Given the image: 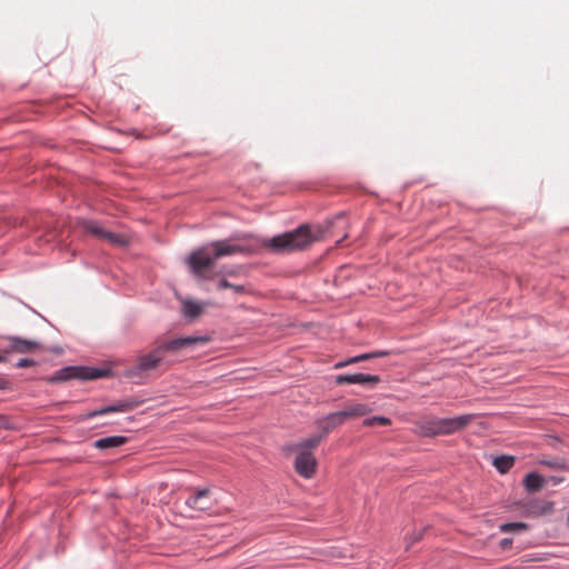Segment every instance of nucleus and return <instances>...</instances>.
<instances>
[{
    "label": "nucleus",
    "mask_w": 569,
    "mask_h": 569,
    "mask_svg": "<svg viewBox=\"0 0 569 569\" xmlns=\"http://www.w3.org/2000/svg\"><path fill=\"white\" fill-rule=\"evenodd\" d=\"M242 251L241 246L231 243L229 240L213 241L192 251L188 257V264L194 276L206 279L217 259Z\"/></svg>",
    "instance_id": "f257e3e1"
},
{
    "label": "nucleus",
    "mask_w": 569,
    "mask_h": 569,
    "mask_svg": "<svg viewBox=\"0 0 569 569\" xmlns=\"http://www.w3.org/2000/svg\"><path fill=\"white\" fill-rule=\"evenodd\" d=\"M476 417L473 413L453 418L426 417L417 423V427L420 435L425 437L447 436L463 430Z\"/></svg>",
    "instance_id": "f03ea898"
},
{
    "label": "nucleus",
    "mask_w": 569,
    "mask_h": 569,
    "mask_svg": "<svg viewBox=\"0 0 569 569\" xmlns=\"http://www.w3.org/2000/svg\"><path fill=\"white\" fill-rule=\"evenodd\" d=\"M316 240L310 227L302 224L292 231L272 237L266 246L274 252H292L307 248Z\"/></svg>",
    "instance_id": "7ed1b4c3"
},
{
    "label": "nucleus",
    "mask_w": 569,
    "mask_h": 569,
    "mask_svg": "<svg viewBox=\"0 0 569 569\" xmlns=\"http://www.w3.org/2000/svg\"><path fill=\"white\" fill-rule=\"evenodd\" d=\"M104 376V371L88 367H66L56 371L48 380L61 382L70 379L94 380Z\"/></svg>",
    "instance_id": "20e7f679"
},
{
    "label": "nucleus",
    "mask_w": 569,
    "mask_h": 569,
    "mask_svg": "<svg viewBox=\"0 0 569 569\" xmlns=\"http://www.w3.org/2000/svg\"><path fill=\"white\" fill-rule=\"evenodd\" d=\"M162 361L157 347L149 353L142 355L137 359L136 366L126 370L124 376L129 379L141 377L142 373L156 369Z\"/></svg>",
    "instance_id": "39448f33"
},
{
    "label": "nucleus",
    "mask_w": 569,
    "mask_h": 569,
    "mask_svg": "<svg viewBox=\"0 0 569 569\" xmlns=\"http://www.w3.org/2000/svg\"><path fill=\"white\" fill-rule=\"evenodd\" d=\"M209 341L208 337L204 336H189V337H181L172 340H167L157 346L158 352L161 355V358H163V355L167 352H178L182 350L183 348L191 347L193 345H203Z\"/></svg>",
    "instance_id": "423d86ee"
},
{
    "label": "nucleus",
    "mask_w": 569,
    "mask_h": 569,
    "mask_svg": "<svg viewBox=\"0 0 569 569\" xmlns=\"http://www.w3.org/2000/svg\"><path fill=\"white\" fill-rule=\"evenodd\" d=\"M317 459L309 450H299L295 459V470L299 476L310 479L317 471Z\"/></svg>",
    "instance_id": "0eeeda50"
},
{
    "label": "nucleus",
    "mask_w": 569,
    "mask_h": 569,
    "mask_svg": "<svg viewBox=\"0 0 569 569\" xmlns=\"http://www.w3.org/2000/svg\"><path fill=\"white\" fill-rule=\"evenodd\" d=\"M84 229L99 239H102L111 244L123 247L128 243V238L124 234L114 233L104 230L99 223L89 221L84 223Z\"/></svg>",
    "instance_id": "6e6552de"
},
{
    "label": "nucleus",
    "mask_w": 569,
    "mask_h": 569,
    "mask_svg": "<svg viewBox=\"0 0 569 569\" xmlns=\"http://www.w3.org/2000/svg\"><path fill=\"white\" fill-rule=\"evenodd\" d=\"M139 405H140V401H137V400H121L114 405L84 413L80 418H81V420H88V419L94 418L97 416H102V415H107V413L127 412V411H130V410L137 408Z\"/></svg>",
    "instance_id": "1a4fd4ad"
},
{
    "label": "nucleus",
    "mask_w": 569,
    "mask_h": 569,
    "mask_svg": "<svg viewBox=\"0 0 569 569\" xmlns=\"http://www.w3.org/2000/svg\"><path fill=\"white\" fill-rule=\"evenodd\" d=\"M9 348L17 353H32L42 349L41 342L37 340L23 339L20 337H8Z\"/></svg>",
    "instance_id": "9d476101"
},
{
    "label": "nucleus",
    "mask_w": 569,
    "mask_h": 569,
    "mask_svg": "<svg viewBox=\"0 0 569 569\" xmlns=\"http://www.w3.org/2000/svg\"><path fill=\"white\" fill-rule=\"evenodd\" d=\"M335 381L337 385L357 383L373 387L380 382V377L367 373L339 375Z\"/></svg>",
    "instance_id": "9b49d317"
},
{
    "label": "nucleus",
    "mask_w": 569,
    "mask_h": 569,
    "mask_svg": "<svg viewBox=\"0 0 569 569\" xmlns=\"http://www.w3.org/2000/svg\"><path fill=\"white\" fill-rule=\"evenodd\" d=\"M186 506L192 510L207 511L212 505L210 502V490L198 489L186 500Z\"/></svg>",
    "instance_id": "f8f14e48"
},
{
    "label": "nucleus",
    "mask_w": 569,
    "mask_h": 569,
    "mask_svg": "<svg viewBox=\"0 0 569 569\" xmlns=\"http://www.w3.org/2000/svg\"><path fill=\"white\" fill-rule=\"evenodd\" d=\"M346 422L340 411L329 413L328 416L318 419L316 426L319 431L327 438L328 435Z\"/></svg>",
    "instance_id": "ddd939ff"
},
{
    "label": "nucleus",
    "mask_w": 569,
    "mask_h": 569,
    "mask_svg": "<svg viewBox=\"0 0 569 569\" xmlns=\"http://www.w3.org/2000/svg\"><path fill=\"white\" fill-rule=\"evenodd\" d=\"M370 408L368 405H365V403H352V405H349L347 406L343 410H340L342 417L345 418V420H349V419H353V418H359V417H362V416H366L367 413L370 412Z\"/></svg>",
    "instance_id": "4468645a"
},
{
    "label": "nucleus",
    "mask_w": 569,
    "mask_h": 569,
    "mask_svg": "<svg viewBox=\"0 0 569 569\" xmlns=\"http://www.w3.org/2000/svg\"><path fill=\"white\" fill-rule=\"evenodd\" d=\"M389 355H390L389 351H375V352L362 353V355H359V356L349 358V359H347L345 361H340V362L336 363L335 368L339 369V368L347 367V366H349L351 363H357V362H360V361H366V360H370V359L379 358V357H386V356H389Z\"/></svg>",
    "instance_id": "2eb2a0df"
},
{
    "label": "nucleus",
    "mask_w": 569,
    "mask_h": 569,
    "mask_svg": "<svg viewBox=\"0 0 569 569\" xmlns=\"http://www.w3.org/2000/svg\"><path fill=\"white\" fill-rule=\"evenodd\" d=\"M127 441L128 439L123 436H111L96 440L93 446L97 449L104 450L109 448L120 447L124 445Z\"/></svg>",
    "instance_id": "dca6fc26"
},
{
    "label": "nucleus",
    "mask_w": 569,
    "mask_h": 569,
    "mask_svg": "<svg viewBox=\"0 0 569 569\" xmlns=\"http://www.w3.org/2000/svg\"><path fill=\"white\" fill-rule=\"evenodd\" d=\"M545 483L542 476L537 472H530L523 478V486L530 492L539 491Z\"/></svg>",
    "instance_id": "f3484780"
},
{
    "label": "nucleus",
    "mask_w": 569,
    "mask_h": 569,
    "mask_svg": "<svg viewBox=\"0 0 569 569\" xmlns=\"http://www.w3.org/2000/svg\"><path fill=\"white\" fill-rule=\"evenodd\" d=\"M515 465V458L512 456H499L493 459V466L500 473L508 472Z\"/></svg>",
    "instance_id": "a211bd4d"
},
{
    "label": "nucleus",
    "mask_w": 569,
    "mask_h": 569,
    "mask_svg": "<svg viewBox=\"0 0 569 569\" xmlns=\"http://www.w3.org/2000/svg\"><path fill=\"white\" fill-rule=\"evenodd\" d=\"M326 437L319 431L317 435H313L312 437L305 439L300 443L296 446L297 450H309L318 447L322 440H325Z\"/></svg>",
    "instance_id": "6ab92c4d"
},
{
    "label": "nucleus",
    "mask_w": 569,
    "mask_h": 569,
    "mask_svg": "<svg viewBox=\"0 0 569 569\" xmlns=\"http://www.w3.org/2000/svg\"><path fill=\"white\" fill-rule=\"evenodd\" d=\"M202 312L201 305L187 300L183 302V313L189 318H196Z\"/></svg>",
    "instance_id": "aec40b11"
},
{
    "label": "nucleus",
    "mask_w": 569,
    "mask_h": 569,
    "mask_svg": "<svg viewBox=\"0 0 569 569\" xmlns=\"http://www.w3.org/2000/svg\"><path fill=\"white\" fill-rule=\"evenodd\" d=\"M539 463L542 466H547L555 470H565L566 469V463L562 459H551V460L542 459V460H539Z\"/></svg>",
    "instance_id": "412c9836"
},
{
    "label": "nucleus",
    "mask_w": 569,
    "mask_h": 569,
    "mask_svg": "<svg viewBox=\"0 0 569 569\" xmlns=\"http://www.w3.org/2000/svg\"><path fill=\"white\" fill-rule=\"evenodd\" d=\"M390 423H391V421L389 418L379 417V416L372 417V418H367L363 420V425L367 427H373L376 425L388 426Z\"/></svg>",
    "instance_id": "4be33fe9"
},
{
    "label": "nucleus",
    "mask_w": 569,
    "mask_h": 569,
    "mask_svg": "<svg viewBox=\"0 0 569 569\" xmlns=\"http://www.w3.org/2000/svg\"><path fill=\"white\" fill-rule=\"evenodd\" d=\"M218 289L219 290L232 289V290H234L236 293H243L246 291L244 286H242V284H232L229 281H227L226 279H222L218 283Z\"/></svg>",
    "instance_id": "5701e85b"
},
{
    "label": "nucleus",
    "mask_w": 569,
    "mask_h": 569,
    "mask_svg": "<svg viewBox=\"0 0 569 569\" xmlns=\"http://www.w3.org/2000/svg\"><path fill=\"white\" fill-rule=\"evenodd\" d=\"M527 526L522 522H509L500 526V530L503 532L515 531V530H523Z\"/></svg>",
    "instance_id": "b1692460"
},
{
    "label": "nucleus",
    "mask_w": 569,
    "mask_h": 569,
    "mask_svg": "<svg viewBox=\"0 0 569 569\" xmlns=\"http://www.w3.org/2000/svg\"><path fill=\"white\" fill-rule=\"evenodd\" d=\"M34 365H36L34 360L28 359V358H23V359H20L16 363V367H18V368H26V367H31V366H34Z\"/></svg>",
    "instance_id": "393cba45"
},
{
    "label": "nucleus",
    "mask_w": 569,
    "mask_h": 569,
    "mask_svg": "<svg viewBox=\"0 0 569 569\" xmlns=\"http://www.w3.org/2000/svg\"><path fill=\"white\" fill-rule=\"evenodd\" d=\"M511 539L505 538L501 540L500 546L503 550L508 549L511 546Z\"/></svg>",
    "instance_id": "a878e982"
},
{
    "label": "nucleus",
    "mask_w": 569,
    "mask_h": 569,
    "mask_svg": "<svg viewBox=\"0 0 569 569\" xmlns=\"http://www.w3.org/2000/svg\"><path fill=\"white\" fill-rule=\"evenodd\" d=\"M9 388V382L8 380L3 379V378H0V390H6Z\"/></svg>",
    "instance_id": "bb28decb"
},
{
    "label": "nucleus",
    "mask_w": 569,
    "mask_h": 569,
    "mask_svg": "<svg viewBox=\"0 0 569 569\" xmlns=\"http://www.w3.org/2000/svg\"><path fill=\"white\" fill-rule=\"evenodd\" d=\"M7 360L6 355L0 353V362H4Z\"/></svg>",
    "instance_id": "cd10ccee"
}]
</instances>
